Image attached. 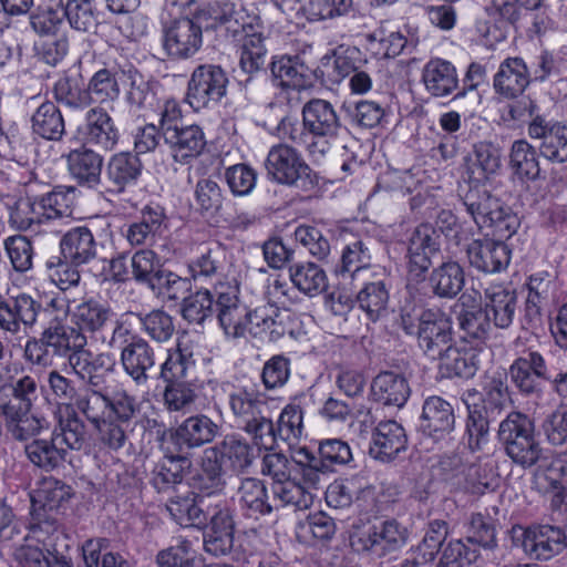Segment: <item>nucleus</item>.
Wrapping results in <instances>:
<instances>
[{"label": "nucleus", "mask_w": 567, "mask_h": 567, "mask_svg": "<svg viewBox=\"0 0 567 567\" xmlns=\"http://www.w3.org/2000/svg\"><path fill=\"white\" fill-rule=\"evenodd\" d=\"M24 451L33 465L47 472L62 466L68 456L53 434L50 439H33L25 445Z\"/></svg>", "instance_id": "4c0bfd02"}, {"label": "nucleus", "mask_w": 567, "mask_h": 567, "mask_svg": "<svg viewBox=\"0 0 567 567\" xmlns=\"http://www.w3.org/2000/svg\"><path fill=\"white\" fill-rule=\"evenodd\" d=\"M528 135L542 140L540 154L556 163L567 162V125L548 123L543 116L529 122Z\"/></svg>", "instance_id": "2eb2a0df"}, {"label": "nucleus", "mask_w": 567, "mask_h": 567, "mask_svg": "<svg viewBox=\"0 0 567 567\" xmlns=\"http://www.w3.org/2000/svg\"><path fill=\"white\" fill-rule=\"evenodd\" d=\"M121 364L136 385L145 384L156 364L154 348L144 338L134 336L121 350Z\"/></svg>", "instance_id": "4468645a"}, {"label": "nucleus", "mask_w": 567, "mask_h": 567, "mask_svg": "<svg viewBox=\"0 0 567 567\" xmlns=\"http://www.w3.org/2000/svg\"><path fill=\"white\" fill-rule=\"evenodd\" d=\"M509 165L522 179L535 181L539 177L536 150L526 140H517L512 144Z\"/></svg>", "instance_id": "864d4df0"}, {"label": "nucleus", "mask_w": 567, "mask_h": 567, "mask_svg": "<svg viewBox=\"0 0 567 567\" xmlns=\"http://www.w3.org/2000/svg\"><path fill=\"white\" fill-rule=\"evenodd\" d=\"M52 434L66 454L71 450H82L87 441L86 425L75 411L68 413L64 419L60 417Z\"/></svg>", "instance_id": "8fccbe9b"}, {"label": "nucleus", "mask_w": 567, "mask_h": 567, "mask_svg": "<svg viewBox=\"0 0 567 567\" xmlns=\"http://www.w3.org/2000/svg\"><path fill=\"white\" fill-rule=\"evenodd\" d=\"M293 463L299 467L302 485L311 489H319L322 476L330 470L307 447H300L292 455Z\"/></svg>", "instance_id": "4d7b16f0"}, {"label": "nucleus", "mask_w": 567, "mask_h": 567, "mask_svg": "<svg viewBox=\"0 0 567 567\" xmlns=\"http://www.w3.org/2000/svg\"><path fill=\"white\" fill-rule=\"evenodd\" d=\"M0 410L4 416L6 425L12 437L19 441H27L38 435L44 427V420L31 413L27 404L1 405Z\"/></svg>", "instance_id": "72a5a7b5"}, {"label": "nucleus", "mask_w": 567, "mask_h": 567, "mask_svg": "<svg viewBox=\"0 0 567 567\" xmlns=\"http://www.w3.org/2000/svg\"><path fill=\"white\" fill-rule=\"evenodd\" d=\"M440 235L435 227L429 223L416 226L408 244V272L409 276L422 280L432 265V258L440 251Z\"/></svg>", "instance_id": "6e6552de"}, {"label": "nucleus", "mask_w": 567, "mask_h": 567, "mask_svg": "<svg viewBox=\"0 0 567 567\" xmlns=\"http://www.w3.org/2000/svg\"><path fill=\"white\" fill-rule=\"evenodd\" d=\"M529 83L526 64L519 58H508L502 62L494 76L496 92L506 97L522 94Z\"/></svg>", "instance_id": "473e14b6"}, {"label": "nucleus", "mask_w": 567, "mask_h": 567, "mask_svg": "<svg viewBox=\"0 0 567 567\" xmlns=\"http://www.w3.org/2000/svg\"><path fill=\"white\" fill-rule=\"evenodd\" d=\"M228 405L239 427L244 426L262 412H267L269 403L255 390L238 388L228 395Z\"/></svg>", "instance_id": "f704fd0d"}, {"label": "nucleus", "mask_w": 567, "mask_h": 567, "mask_svg": "<svg viewBox=\"0 0 567 567\" xmlns=\"http://www.w3.org/2000/svg\"><path fill=\"white\" fill-rule=\"evenodd\" d=\"M508 385L501 375L486 378L481 393L468 391L465 435L472 452L481 451L489 437V424L497 421L509 408Z\"/></svg>", "instance_id": "f03ea898"}, {"label": "nucleus", "mask_w": 567, "mask_h": 567, "mask_svg": "<svg viewBox=\"0 0 567 567\" xmlns=\"http://www.w3.org/2000/svg\"><path fill=\"white\" fill-rule=\"evenodd\" d=\"M302 125L305 132L321 141L309 145L312 155L323 156L343 128L333 104L323 99H311L302 106Z\"/></svg>", "instance_id": "20e7f679"}, {"label": "nucleus", "mask_w": 567, "mask_h": 567, "mask_svg": "<svg viewBox=\"0 0 567 567\" xmlns=\"http://www.w3.org/2000/svg\"><path fill=\"white\" fill-rule=\"evenodd\" d=\"M55 101L68 109L80 111L92 104V96L78 76L60 78L53 86Z\"/></svg>", "instance_id": "de8ad7c7"}, {"label": "nucleus", "mask_w": 567, "mask_h": 567, "mask_svg": "<svg viewBox=\"0 0 567 567\" xmlns=\"http://www.w3.org/2000/svg\"><path fill=\"white\" fill-rule=\"evenodd\" d=\"M436 360L440 362V371L447 378L470 379L475 375L478 369L476 354L455 346L447 348Z\"/></svg>", "instance_id": "37998d69"}, {"label": "nucleus", "mask_w": 567, "mask_h": 567, "mask_svg": "<svg viewBox=\"0 0 567 567\" xmlns=\"http://www.w3.org/2000/svg\"><path fill=\"white\" fill-rule=\"evenodd\" d=\"M466 256L478 271L495 274L507 268L511 251L501 240L474 239L466 246Z\"/></svg>", "instance_id": "dca6fc26"}, {"label": "nucleus", "mask_w": 567, "mask_h": 567, "mask_svg": "<svg viewBox=\"0 0 567 567\" xmlns=\"http://www.w3.org/2000/svg\"><path fill=\"white\" fill-rule=\"evenodd\" d=\"M34 199L41 220L70 217L73 213L74 188L58 186Z\"/></svg>", "instance_id": "ea45409f"}, {"label": "nucleus", "mask_w": 567, "mask_h": 567, "mask_svg": "<svg viewBox=\"0 0 567 567\" xmlns=\"http://www.w3.org/2000/svg\"><path fill=\"white\" fill-rule=\"evenodd\" d=\"M79 329L72 326L51 323L42 333V341L54 354L68 358L74 349H80V342L84 338Z\"/></svg>", "instance_id": "3c124183"}, {"label": "nucleus", "mask_w": 567, "mask_h": 567, "mask_svg": "<svg viewBox=\"0 0 567 567\" xmlns=\"http://www.w3.org/2000/svg\"><path fill=\"white\" fill-rule=\"evenodd\" d=\"M272 80L284 89H303L308 68L297 56H279L270 64Z\"/></svg>", "instance_id": "09e8293b"}, {"label": "nucleus", "mask_w": 567, "mask_h": 567, "mask_svg": "<svg viewBox=\"0 0 567 567\" xmlns=\"http://www.w3.org/2000/svg\"><path fill=\"white\" fill-rule=\"evenodd\" d=\"M506 455L517 465L528 468L536 465L544 457V450L535 436V432L528 437L516 441L504 449Z\"/></svg>", "instance_id": "69168bd1"}, {"label": "nucleus", "mask_w": 567, "mask_h": 567, "mask_svg": "<svg viewBox=\"0 0 567 567\" xmlns=\"http://www.w3.org/2000/svg\"><path fill=\"white\" fill-rule=\"evenodd\" d=\"M215 288L210 290H198L184 298L182 316L189 323L203 324L206 319L212 318L215 312Z\"/></svg>", "instance_id": "13d9d810"}, {"label": "nucleus", "mask_w": 567, "mask_h": 567, "mask_svg": "<svg viewBox=\"0 0 567 567\" xmlns=\"http://www.w3.org/2000/svg\"><path fill=\"white\" fill-rule=\"evenodd\" d=\"M143 331L154 341H168L175 331L173 318L163 310H153L147 315H137Z\"/></svg>", "instance_id": "338daca9"}, {"label": "nucleus", "mask_w": 567, "mask_h": 567, "mask_svg": "<svg viewBox=\"0 0 567 567\" xmlns=\"http://www.w3.org/2000/svg\"><path fill=\"white\" fill-rule=\"evenodd\" d=\"M241 429L250 435L254 444L260 449H274L279 439L272 420V411L269 408L267 412H262L256 416V420L249 421Z\"/></svg>", "instance_id": "e2e57ef3"}, {"label": "nucleus", "mask_w": 567, "mask_h": 567, "mask_svg": "<svg viewBox=\"0 0 567 567\" xmlns=\"http://www.w3.org/2000/svg\"><path fill=\"white\" fill-rule=\"evenodd\" d=\"M238 295L237 285L218 282L215 286V312L227 337L240 338L248 331L255 338L277 341L286 333L280 310L270 305L249 310Z\"/></svg>", "instance_id": "f257e3e1"}, {"label": "nucleus", "mask_w": 567, "mask_h": 567, "mask_svg": "<svg viewBox=\"0 0 567 567\" xmlns=\"http://www.w3.org/2000/svg\"><path fill=\"white\" fill-rule=\"evenodd\" d=\"M501 166V154L492 143L480 142L474 145V159L466 165L470 182L480 183L494 174Z\"/></svg>", "instance_id": "49530a36"}, {"label": "nucleus", "mask_w": 567, "mask_h": 567, "mask_svg": "<svg viewBox=\"0 0 567 567\" xmlns=\"http://www.w3.org/2000/svg\"><path fill=\"white\" fill-rule=\"evenodd\" d=\"M224 462H227L234 471H244L249 467L254 460L252 449L249 443L235 434L226 435L217 445Z\"/></svg>", "instance_id": "5fc2aeb1"}, {"label": "nucleus", "mask_w": 567, "mask_h": 567, "mask_svg": "<svg viewBox=\"0 0 567 567\" xmlns=\"http://www.w3.org/2000/svg\"><path fill=\"white\" fill-rule=\"evenodd\" d=\"M358 288L355 301L371 321H377L386 311L389 291L383 279L377 272L370 275V279H359L352 282Z\"/></svg>", "instance_id": "412c9836"}, {"label": "nucleus", "mask_w": 567, "mask_h": 567, "mask_svg": "<svg viewBox=\"0 0 567 567\" xmlns=\"http://www.w3.org/2000/svg\"><path fill=\"white\" fill-rule=\"evenodd\" d=\"M61 256L72 266H81L97 255V245L92 231L85 227L69 230L60 241Z\"/></svg>", "instance_id": "393cba45"}, {"label": "nucleus", "mask_w": 567, "mask_h": 567, "mask_svg": "<svg viewBox=\"0 0 567 567\" xmlns=\"http://www.w3.org/2000/svg\"><path fill=\"white\" fill-rule=\"evenodd\" d=\"M13 559L19 567H72L64 556L49 555L27 538L14 549Z\"/></svg>", "instance_id": "603ef678"}, {"label": "nucleus", "mask_w": 567, "mask_h": 567, "mask_svg": "<svg viewBox=\"0 0 567 567\" xmlns=\"http://www.w3.org/2000/svg\"><path fill=\"white\" fill-rule=\"evenodd\" d=\"M218 432V424L210 417L196 414L188 416L176 429L171 430L169 439L178 452H185L210 443Z\"/></svg>", "instance_id": "f8f14e48"}, {"label": "nucleus", "mask_w": 567, "mask_h": 567, "mask_svg": "<svg viewBox=\"0 0 567 567\" xmlns=\"http://www.w3.org/2000/svg\"><path fill=\"white\" fill-rule=\"evenodd\" d=\"M509 377L524 395L539 396L543 382L551 379L544 357L537 351H526L509 367Z\"/></svg>", "instance_id": "9d476101"}, {"label": "nucleus", "mask_w": 567, "mask_h": 567, "mask_svg": "<svg viewBox=\"0 0 567 567\" xmlns=\"http://www.w3.org/2000/svg\"><path fill=\"white\" fill-rule=\"evenodd\" d=\"M522 547L532 558L547 560L564 549L565 532L557 526L539 525L520 529Z\"/></svg>", "instance_id": "ddd939ff"}, {"label": "nucleus", "mask_w": 567, "mask_h": 567, "mask_svg": "<svg viewBox=\"0 0 567 567\" xmlns=\"http://www.w3.org/2000/svg\"><path fill=\"white\" fill-rule=\"evenodd\" d=\"M197 400L194 384L177 382L165 384L163 404L168 412L187 413Z\"/></svg>", "instance_id": "0e129e2a"}, {"label": "nucleus", "mask_w": 567, "mask_h": 567, "mask_svg": "<svg viewBox=\"0 0 567 567\" xmlns=\"http://www.w3.org/2000/svg\"><path fill=\"white\" fill-rule=\"evenodd\" d=\"M238 504L247 517L258 519L276 509L268 496L264 481L256 477L241 478L236 492Z\"/></svg>", "instance_id": "4be33fe9"}, {"label": "nucleus", "mask_w": 567, "mask_h": 567, "mask_svg": "<svg viewBox=\"0 0 567 567\" xmlns=\"http://www.w3.org/2000/svg\"><path fill=\"white\" fill-rule=\"evenodd\" d=\"M104 544V539H87L83 544L85 567H127L126 561L118 554L103 553Z\"/></svg>", "instance_id": "774afa93"}, {"label": "nucleus", "mask_w": 567, "mask_h": 567, "mask_svg": "<svg viewBox=\"0 0 567 567\" xmlns=\"http://www.w3.org/2000/svg\"><path fill=\"white\" fill-rule=\"evenodd\" d=\"M371 392L377 402L401 408L409 399L410 388L403 375L385 371L373 379Z\"/></svg>", "instance_id": "7c9ffc66"}, {"label": "nucleus", "mask_w": 567, "mask_h": 567, "mask_svg": "<svg viewBox=\"0 0 567 567\" xmlns=\"http://www.w3.org/2000/svg\"><path fill=\"white\" fill-rule=\"evenodd\" d=\"M143 164L137 154L122 152L113 155L106 166V178L111 190L122 193L135 185L142 174Z\"/></svg>", "instance_id": "bb28decb"}, {"label": "nucleus", "mask_w": 567, "mask_h": 567, "mask_svg": "<svg viewBox=\"0 0 567 567\" xmlns=\"http://www.w3.org/2000/svg\"><path fill=\"white\" fill-rule=\"evenodd\" d=\"M183 456H165L156 462L150 473V483L158 492H166L183 481Z\"/></svg>", "instance_id": "6e6d98bb"}, {"label": "nucleus", "mask_w": 567, "mask_h": 567, "mask_svg": "<svg viewBox=\"0 0 567 567\" xmlns=\"http://www.w3.org/2000/svg\"><path fill=\"white\" fill-rule=\"evenodd\" d=\"M83 136L86 145L107 152L116 146L120 134L111 115L95 106L86 112Z\"/></svg>", "instance_id": "6ab92c4d"}, {"label": "nucleus", "mask_w": 567, "mask_h": 567, "mask_svg": "<svg viewBox=\"0 0 567 567\" xmlns=\"http://www.w3.org/2000/svg\"><path fill=\"white\" fill-rule=\"evenodd\" d=\"M408 529L394 519L373 525L364 538V547L377 554L396 550L405 545Z\"/></svg>", "instance_id": "c756f323"}, {"label": "nucleus", "mask_w": 567, "mask_h": 567, "mask_svg": "<svg viewBox=\"0 0 567 567\" xmlns=\"http://www.w3.org/2000/svg\"><path fill=\"white\" fill-rule=\"evenodd\" d=\"M112 309L97 300L90 299L78 303L71 310V323L83 336L102 331L113 317Z\"/></svg>", "instance_id": "c85d7f7f"}, {"label": "nucleus", "mask_w": 567, "mask_h": 567, "mask_svg": "<svg viewBox=\"0 0 567 567\" xmlns=\"http://www.w3.org/2000/svg\"><path fill=\"white\" fill-rule=\"evenodd\" d=\"M406 434L396 421L380 422L373 431L370 454L381 461L394 458L406 447Z\"/></svg>", "instance_id": "5701e85b"}, {"label": "nucleus", "mask_w": 567, "mask_h": 567, "mask_svg": "<svg viewBox=\"0 0 567 567\" xmlns=\"http://www.w3.org/2000/svg\"><path fill=\"white\" fill-rule=\"evenodd\" d=\"M204 549L214 556H225L234 547L235 522L233 511L225 501H217L208 509L204 526Z\"/></svg>", "instance_id": "0eeeda50"}, {"label": "nucleus", "mask_w": 567, "mask_h": 567, "mask_svg": "<svg viewBox=\"0 0 567 567\" xmlns=\"http://www.w3.org/2000/svg\"><path fill=\"white\" fill-rule=\"evenodd\" d=\"M72 495L71 487L65 483L50 477L41 482L34 492L32 501L39 503L44 509H59Z\"/></svg>", "instance_id": "680f3d73"}, {"label": "nucleus", "mask_w": 567, "mask_h": 567, "mask_svg": "<svg viewBox=\"0 0 567 567\" xmlns=\"http://www.w3.org/2000/svg\"><path fill=\"white\" fill-rule=\"evenodd\" d=\"M202 27L190 18H181L171 22L164 31V49L174 59H188L200 49Z\"/></svg>", "instance_id": "9b49d317"}, {"label": "nucleus", "mask_w": 567, "mask_h": 567, "mask_svg": "<svg viewBox=\"0 0 567 567\" xmlns=\"http://www.w3.org/2000/svg\"><path fill=\"white\" fill-rule=\"evenodd\" d=\"M432 292L443 299L455 298L463 289L465 274L463 267L453 260L442 262L433 268L429 277Z\"/></svg>", "instance_id": "2f4dec72"}, {"label": "nucleus", "mask_w": 567, "mask_h": 567, "mask_svg": "<svg viewBox=\"0 0 567 567\" xmlns=\"http://www.w3.org/2000/svg\"><path fill=\"white\" fill-rule=\"evenodd\" d=\"M463 205L480 229H492L499 239L512 237L519 226L518 217L486 190L471 189Z\"/></svg>", "instance_id": "7ed1b4c3"}, {"label": "nucleus", "mask_w": 567, "mask_h": 567, "mask_svg": "<svg viewBox=\"0 0 567 567\" xmlns=\"http://www.w3.org/2000/svg\"><path fill=\"white\" fill-rule=\"evenodd\" d=\"M417 342L427 358L436 360L453 346L450 318L440 310H423L420 313Z\"/></svg>", "instance_id": "1a4fd4ad"}, {"label": "nucleus", "mask_w": 567, "mask_h": 567, "mask_svg": "<svg viewBox=\"0 0 567 567\" xmlns=\"http://www.w3.org/2000/svg\"><path fill=\"white\" fill-rule=\"evenodd\" d=\"M173 159L187 164L202 154L206 146V138L199 125H183L164 138Z\"/></svg>", "instance_id": "aec40b11"}, {"label": "nucleus", "mask_w": 567, "mask_h": 567, "mask_svg": "<svg viewBox=\"0 0 567 567\" xmlns=\"http://www.w3.org/2000/svg\"><path fill=\"white\" fill-rule=\"evenodd\" d=\"M534 432V421L527 414L512 411L501 421L497 430V439L505 449L518 440L528 437V435Z\"/></svg>", "instance_id": "bf43d9fd"}, {"label": "nucleus", "mask_w": 567, "mask_h": 567, "mask_svg": "<svg viewBox=\"0 0 567 567\" xmlns=\"http://www.w3.org/2000/svg\"><path fill=\"white\" fill-rule=\"evenodd\" d=\"M455 426L454 409L441 396H430L423 403L420 430L434 440L451 433Z\"/></svg>", "instance_id": "f3484780"}, {"label": "nucleus", "mask_w": 567, "mask_h": 567, "mask_svg": "<svg viewBox=\"0 0 567 567\" xmlns=\"http://www.w3.org/2000/svg\"><path fill=\"white\" fill-rule=\"evenodd\" d=\"M32 131L49 141H60L65 133L64 118L60 109L50 101L42 103L33 113Z\"/></svg>", "instance_id": "79ce46f5"}, {"label": "nucleus", "mask_w": 567, "mask_h": 567, "mask_svg": "<svg viewBox=\"0 0 567 567\" xmlns=\"http://www.w3.org/2000/svg\"><path fill=\"white\" fill-rule=\"evenodd\" d=\"M370 259L369 249L361 240H355L343 249L336 272L344 280L351 279L352 282L359 279H370V275L374 272L368 267Z\"/></svg>", "instance_id": "e433bc0d"}, {"label": "nucleus", "mask_w": 567, "mask_h": 567, "mask_svg": "<svg viewBox=\"0 0 567 567\" xmlns=\"http://www.w3.org/2000/svg\"><path fill=\"white\" fill-rule=\"evenodd\" d=\"M271 503L278 511L280 507L292 506L296 509H307L313 503V494L295 478H288L280 483H272Z\"/></svg>", "instance_id": "c03bdc74"}, {"label": "nucleus", "mask_w": 567, "mask_h": 567, "mask_svg": "<svg viewBox=\"0 0 567 567\" xmlns=\"http://www.w3.org/2000/svg\"><path fill=\"white\" fill-rule=\"evenodd\" d=\"M133 278L155 289V281L161 276L162 264L159 257L151 249L137 250L131 258Z\"/></svg>", "instance_id": "052dcab7"}, {"label": "nucleus", "mask_w": 567, "mask_h": 567, "mask_svg": "<svg viewBox=\"0 0 567 567\" xmlns=\"http://www.w3.org/2000/svg\"><path fill=\"white\" fill-rule=\"evenodd\" d=\"M234 38L239 42V64L247 74H254L264 69L267 50L259 33H248L244 27L234 29Z\"/></svg>", "instance_id": "c9c22d12"}, {"label": "nucleus", "mask_w": 567, "mask_h": 567, "mask_svg": "<svg viewBox=\"0 0 567 567\" xmlns=\"http://www.w3.org/2000/svg\"><path fill=\"white\" fill-rule=\"evenodd\" d=\"M228 79L225 71L213 64L198 65L188 82L186 101L194 111L218 103L226 94Z\"/></svg>", "instance_id": "423d86ee"}, {"label": "nucleus", "mask_w": 567, "mask_h": 567, "mask_svg": "<svg viewBox=\"0 0 567 567\" xmlns=\"http://www.w3.org/2000/svg\"><path fill=\"white\" fill-rule=\"evenodd\" d=\"M267 177L280 185L305 186L312 184L311 168L298 150L288 144L274 145L265 161Z\"/></svg>", "instance_id": "39448f33"}, {"label": "nucleus", "mask_w": 567, "mask_h": 567, "mask_svg": "<svg viewBox=\"0 0 567 567\" xmlns=\"http://www.w3.org/2000/svg\"><path fill=\"white\" fill-rule=\"evenodd\" d=\"M289 275L293 286L308 297L320 295L328 286L326 271L311 261L291 265Z\"/></svg>", "instance_id": "a19ab883"}, {"label": "nucleus", "mask_w": 567, "mask_h": 567, "mask_svg": "<svg viewBox=\"0 0 567 567\" xmlns=\"http://www.w3.org/2000/svg\"><path fill=\"white\" fill-rule=\"evenodd\" d=\"M214 503L206 495L188 494L169 498L166 509L178 525L202 528L207 523L208 509Z\"/></svg>", "instance_id": "a211bd4d"}, {"label": "nucleus", "mask_w": 567, "mask_h": 567, "mask_svg": "<svg viewBox=\"0 0 567 567\" xmlns=\"http://www.w3.org/2000/svg\"><path fill=\"white\" fill-rule=\"evenodd\" d=\"M527 288L526 317L529 321L539 320L542 309L555 293V277L548 271H538L529 277Z\"/></svg>", "instance_id": "58836bf2"}, {"label": "nucleus", "mask_w": 567, "mask_h": 567, "mask_svg": "<svg viewBox=\"0 0 567 567\" xmlns=\"http://www.w3.org/2000/svg\"><path fill=\"white\" fill-rule=\"evenodd\" d=\"M422 81L427 93L434 97L449 96L458 87L455 66L442 59H432L424 65Z\"/></svg>", "instance_id": "a878e982"}, {"label": "nucleus", "mask_w": 567, "mask_h": 567, "mask_svg": "<svg viewBox=\"0 0 567 567\" xmlns=\"http://www.w3.org/2000/svg\"><path fill=\"white\" fill-rule=\"evenodd\" d=\"M485 312H488L497 328H508L516 311L515 290L502 285H493L485 289Z\"/></svg>", "instance_id": "cd10ccee"}, {"label": "nucleus", "mask_w": 567, "mask_h": 567, "mask_svg": "<svg viewBox=\"0 0 567 567\" xmlns=\"http://www.w3.org/2000/svg\"><path fill=\"white\" fill-rule=\"evenodd\" d=\"M66 163L71 176L80 185L95 188L100 184L103 156L97 152L82 146L66 155Z\"/></svg>", "instance_id": "b1692460"}, {"label": "nucleus", "mask_w": 567, "mask_h": 567, "mask_svg": "<svg viewBox=\"0 0 567 567\" xmlns=\"http://www.w3.org/2000/svg\"><path fill=\"white\" fill-rule=\"evenodd\" d=\"M107 393L102 392L97 386L87 385L80 389L72 410L81 413L94 427L107 417Z\"/></svg>", "instance_id": "a18cd8bd"}]
</instances>
